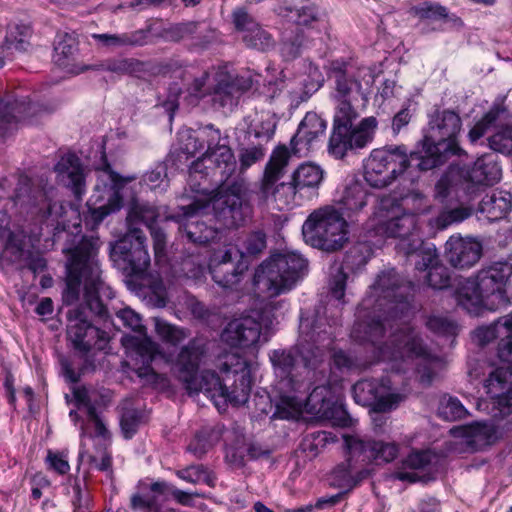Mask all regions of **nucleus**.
Returning <instances> with one entry per match:
<instances>
[{"instance_id": "obj_42", "label": "nucleus", "mask_w": 512, "mask_h": 512, "mask_svg": "<svg viewBox=\"0 0 512 512\" xmlns=\"http://www.w3.org/2000/svg\"><path fill=\"white\" fill-rule=\"evenodd\" d=\"M307 39L304 31L300 27L286 29L283 32L280 52L286 61L296 59L301 55L303 48L306 47Z\"/></svg>"}, {"instance_id": "obj_32", "label": "nucleus", "mask_w": 512, "mask_h": 512, "mask_svg": "<svg viewBox=\"0 0 512 512\" xmlns=\"http://www.w3.org/2000/svg\"><path fill=\"white\" fill-rule=\"evenodd\" d=\"M37 112V105L32 102L0 101V137L12 135L20 122L27 120Z\"/></svg>"}, {"instance_id": "obj_18", "label": "nucleus", "mask_w": 512, "mask_h": 512, "mask_svg": "<svg viewBox=\"0 0 512 512\" xmlns=\"http://www.w3.org/2000/svg\"><path fill=\"white\" fill-rule=\"evenodd\" d=\"M352 394L356 403L370 406L377 412L392 410L404 400L403 394L392 391L389 376L361 379L353 385Z\"/></svg>"}, {"instance_id": "obj_4", "label": "nucleus", "mask_w": 512, "mask_h": 512, "mask_svg": "<svg viewBox=\"0 0 512 512\" xmlns=\"http://www.w3.org/2000/svg\"><path fill=\"white\" fill-rule=\"evenodd\" d=\"M206 148L200 157L213 164V176H219V196L214 201V215L226 228L244 226L253 216V188L248 179L235 175L236 158L227 143H221L219 129L208 124L200 129Z\"/></svg>"}, {"instance_id": "obj_23", "label": "nucleus", "mask_w": 512, "mask_h": 512, "mask_svg": "<svg viewBox=\"0 0 512 512\" xmlns=\"http://www.w3.org/2000/svg\"><path fill=\"white\" fill-rule=\"evenodd\" d=\"M215 81L214 87L209 92L211 101L215 107L230 111L238 105L241 96L253 86L250 76L232 75L228 72L217 73Z\"/></svg>"}, {"instance_id": "obj_45", "label": "nucleus", "mask_w": 512, "mask_h": 512, "mask_svg": "<svg viewBox=\"0 0 512 512\" xmlns=\"http://www.w3.org/2000/svg\"><path fill=\"white\" fill-rule=\"evenodd\" d=\"M355 464L347 459L338 464L333 470V478L338 486L347 487L348 489L354 488L364 477V471H358L354 474Z\"/></svg>"}, {"instance_id": "obj_60", "label": "nucleus", "mask_w": 512, "mask_h": 512, "mask_svg": "<svg viewBox=\"0 0 512 512\" xmlns=\"http://www.w3.org/2000/svg\"><path fill=\"white\" fill-rule=\"evenodd\" d=\"M266 244V234L262 231H254L246 237L242 255L257 256L265 250Z\"/></svg>"}, {"instance_id": "obj_12", "label": "nucleus", "mask_w": 512, "mask_h": 512, "mask_svg": "<svg viewBox=\"0 0 512 512\" xmlns=\"http://www.w3.org/2000/svg\"><path fill=\"white\" fill-rule=\"evenodd\" d=\"M89 310L83 305L71 309L67 313V335L72 341L73 347L82 353L71 359L63 358L60 361L61 370L65 379L70 383H77L81 376L92 366L88 353L92 349L103 351L107 348L110 337L108 333L94 324L88 316Z\"/></svg>"}, {"instance_id": "obj_16", "label": "nucleus", "mask_w": 512, "mask_h": 512, "mask_svg": "<svg viewBox=\"0 0 512 512\" xmlns=\"http://www.w3.org/2000/svg\"><path fill=\"white\" fill-rule=\"evenodd\" d=\"M302 234L313 248L329 253L338 251L348 241L344 213L333 206L316 209L305 220Z\"/></svg>"}, {"instance_id": "obj_10", "label": "nucleus", "mask_w": 512, "mask_h": 512, "mask_svg": "<svg viewBox=\"0 0 512 512\" xmlns=\"http://www.w3.org/2000/svg\"><path fill=\"white\" fill-rule=\"evenodd\" d=\"M160 212L147 203H134L127 215L128 230L111 250V259L126 276L141 277L150 265V257L145 246L146 237L138 227L143 223L148 229L157 225Z\"/></svg>"}, {"instance_id": "obj_59", "label": "nucleus", "mask_w": 512, "mask_h": 512, "mask_svg": "<svg viewBox=\"0 0 512 512\" xmlns=\"http://www.w3.org/2000/svg\"><path fill=\"white\" fill-rule=\"evenodd\" d=\"M140 420L141 415L136 409H124L120 418V426L126 439L132 438L133 435L137 432Z\"/></svg>"}, {"instance_id": "obj_56", "label": "nucleus", "mask_w": 512, "mask_h": 512, "mask_svg": "<svg viewBox=\"0 0 512 512\" xmlns=\"http://www.w3.org/2000/svg\"><path fill=\"white\" fill-rule=\"evenodd\" d=\"M156 331L163 341L172 345H178L188 337L185 329L166 322H157Z\"/></svg>"}, {"instance_id": "obj_11", "label": "nucleus", "mask_w": 512, "mask_h": 512, "mask_svg": "<svg viewBox=\"0 0 512 512\" xmlns=\"http://www.w3.org/2000/svg\"><path fill=\"white\" fill-rule=\"evenodd\" d=\"M461 130L462 119L455 110L436 107L429 113L422 141L424 158L419 159L421 172L444 165L452 156L466 155L459 142Z\"/></svg>"}, {"instance_id": "obj_3", "label": "nucleus", "mask_w": 512, "mask_h": 512, "mask_svg": "<svg viewBox=\"0 0 512 512\" xmlns=\"http://www.w3.org/2000/svg\"><path fill=\"white\" fill-rule=\"evenodd\" d=\"M206 351L205 341L193 338L178 353L175 362L177 377L188 394L203 392L211 398L221 397L235 406L245 404L252 385L248 362L237 353H227L218 366L224 374L222 379L211 370H205L198 376L200 362Z\"/></svg>"}, {"instance_id": "obj_40", "label": "nucleus", "mask_w": 512, "mask_h": 512, "mask_svg": "<svg viewBox=\"0 0 512 512\" xmlns=\"http://www.w3.org/2000/svg\"><path fill=\"white\" fill-rule=\"evenodd\" d=\"M374 440L362 439L355 435L344 436L347 460L353 464L372 462Z\"/></svg>"}, {"instance_id": "obj_41", "label": "nucleus", "mask_w": 512, "mask_h": 512, "mask_svg": "<svg viewBox=\"0 0 512 512\" xmlns=\"http://www.w3.org/2000/svg\"><path fill=\"white\" fill-rule=\"evenodd\" d=\"M149 31L136 30L121 34H94L93 38L98 40L106 47H134L142 46L147 43Z\"/></svg>"}, {"instance_id": "obj_30", "label": "nucleus", "mask_w": 512, "mask_h": 512, "mask_svg": "<svg viewBox=\"0 0 512 512\" xmlns=\"http://www.w3.org/2000/svg\"><path fill=\"white\" fill-rule=\"evenodd\" d=\"M481 254V244L470 238L451 236L446 242V258L455 268H471L479 261Z\"/></svg>"}, {"instance_id": "obj_15", "label": "nucleus", "mask_w": 512, "mask_h": 512, "mask_svg": "<svg viewBox=\"0 0 512 512\" xmlns=\"http://www.w3.org/2000/svg\"><path fill=\"white\" fill-rule=\"evenodd\" d=\"M424 153L409 152L406 145H385L373 149L364 162V179L373 188H383L403 175L410 167L420 170Z\"/></svg>"}, {"instance_id": "obj_5", "label": "nucleus", "mask_w": 512, "mask_h": 512, "mask_svg": "<svg viewBox=\"0 0 512 512\" xmlns=\"http://www.w3.org/2000/svg\"><path fill=\"white\" fill-rule=\"evenodd\" d=\"M98 249V238L84 236L76 245L63 247L62 252L67 256V274L62 301L67 306L75 304L80 298L83 285L84 302L81 305L88 308L96 322L117 327L99 297L104 283L97 259Z\"/></svg>"}, {"instance_id": "obj_27", "label": "nucleus", "mask_w": 512, "mask_h": 512, "mask_svg": "<svg viewBox=\"0 0 512 512\" xmlns=\"http://www.w3.org/2000/svg\"><path fill=\"white\" fill-rule=\"evenodd\" d=\"M261 335V323L250 316L230 321L221 334L222 340L232 347L247 348L256 344Z\"/></svg>"}, {"instance_id": "obj_58", "label": "nucleus", "mask_w": 512, "mask_h": 512, "mask_svg": "<svg viewBox=\"0 0 512 512\" xmlns=\"http://www.w3.org/2000/svg\"><path fill=\"white\" fill-rule=\"evenodd\" d=\"M372 462L377 465L392 462L398 454V446L395 443H385L383 441H375L373 444Z\"/></svg>"}, {"instance_id": "obj_2", "label": "nucleus", "mask_w": 512, "mask_h": 512, "mask_svg": "<svg viewBox=\"0 0 512 512\" xmlns=\"http://www.w3.org/2000/svg\"><path fill=\"white\" fill-rule=\"evenodd\" d=\"M329 77L334 82L335 108L327 151L335 159L358 155L372 144L378 129V120L374 116L364 117L354 124L359 113L353 102L360 97L366 98L363 86L373 84L372 70L352 60H333Z\"/></svg>"}, {"instance_id": "obj_35", "label": "nucleus", "mask_w": 512, "mask_h": 512, "mask_svg": "<svg viewBox=\"0 0 512 512\" xmlns=\"http://www.w3.org/2000/svg\"><path fill=\"white\" fill-rule=\"evenodd\" d=\"M208 162L202 158H198L189 168L188 183L191 189L196 193L210 194L215 192L212 198V208L214 209V201L219 196L221 184L217 182L219 176H213V168L211 172L205 163Z\"/></svg>"}, {"instance_id": "obj_31", "label": "nucleus", "mask_w": 512, "mask_h": 512, "mask_svg": "<svg viewBox=\"0 0 512 512\" xmlns=\"http://www.w3.org/2000/svg\"><path fill=\"white\" fill-rule=\"evenodd\" d=\"M209 270L217 285L230 289L240 282L247 265L241 261H233L231 250H226L220 257L211 260Z\"/></svg>"}, {"instance_id": "obj_62", "label": "nucleus", "mask_w": 512, "mask_h": 512, "mask_svg": "<svg viewBox=\"0 0 512 512\" xmlns=\"http://www.w3.org/2000/svg\"><path fill=\"white\" fill-rule=\"evenodd\" d=\"M167 179V167L164 163H158L151 171L146 172L141 183L150 190L160 188Z\"/></svg>"}, {"instance_id": "obj_50", "label": "nucleus", "mask_w": 512, "mask_h": 512, "mask_svg": "<svg viewBox=\"0 0 512 512\" xmlns=\"http://www.w3.org/2000/svg\"><path fill=\"white\" fill-rule=\"evenodd\" d=\"M489 147L504 155H512V124L506 125L488 138Z\"/></svg>"}, {"instance_id": "obj_8", "label": "nucleus", "mask_w": 512, "mask_h": 512, "mask_svg": "<svg viewBox=\"0 0 512 512\" xmlns=\"http://www.w3.org/2000/svg\"><path fill=\"white\" fill-rule=\"evenodd\" d=\"M512 276V264L494 262L480 269L474 278L461 281L455 291L457 304L467 313L480 316L511 304L507 283Z\"/></svg>"}, {"instance_id": "obj_37", "label": "nucleus", "mask_w": 512, "mask_h": 512, "mask_svg": "<svg viewBox=\"0 0 512 512\" xmlns=\"http://www.w3.org/2000/svg\"><path fill=\"white\" fill-rule=\"evenodd\" d=\"M31 35V27L23 23H10L7 26L4 42L1 46L0 69L5 65V59H10L11 49L24 50V44Z\"/></svg>"}, {"instance_id": "obj_54", "label": "nucleus", "mask_w": 512, "mask_h": 512, "mask_svg": "<svg viewBox=\"0 0 512 512\" xmlns=\"http://www.w3.org/2000/svg\"><path fill=\"white\" fill-rule=\"evenodd\" d=\"M438 413L441 418L447 421H456L463 419L468 412L460 400L449 397L441 402Z\"/></svg>"}, {"instance_id": "obj_26", "label": "nucleus", "mask_w": 512, "mask_h": 512, "mask_svg": "<svg viewBox=\"0 0 512 512\" xmlns=\"http://www.w3.org/2000/svg\"><path fill=\"white\" fill-rule=\"evenodd\" d=\"M57 180L70 189L77 200L86 192L85 169L80 158L74 153L63 155L54 167Z\"/></svg>"}, {"instance_id": "obj_29", "label": "nucleus", "mask_w": 512, "mask_h": 512, "mask_svg": "<svg viewBox=\"0 0 512 512\" xmlns=\"http://www.w3.org/2000/svg\"><path fill=\"white\" fill-rule=\"evenodd\" d=\"M327 128V123L314 112H308L300 122L295 135L290 141L294 154H302L313 148Z\"/></svg>"}, {"instance_id": "obj_52", "label": "nucleus", "mask_w": 512, "mask_h": 512, "mask_svg": "<svg viewBox=\"0 0 512 512\" xmlns=\"http://www.w3.org/2000/svg\"><path fill=\"white\" fill-rule=\"evenodd\" d=\"M426 325L430 331L441 336L455 337L458 334L457 323L445 316L432 315Z\"/></svg>"}, {"instance_id": "obj_20", "label": "nucleus", "mask_w": 512, "mask_h": 512, "mask_svg": "<svg viewBox=\"0 0 512 512\" xmlns=\"http://www.w3.org/2000/svg\"><path fill=\"white\" fill-rule=\"evenodd\" d=\"M206 208L207 203L196 200L187 206L178 207L169 218L179 224V231L183 233L187 241L197 245H206L218 236L216 228L199 219Z\"/></svg>"}, {"instance_id": "obj_36", "label": "nucleus", "mask_w": 512, "mask_h": 512, "mask_svg": "<svg viewBox=\"0 0 512 512\" xmlns=\"http://www.w3.org/2000/svg\"><path fill=\"white\" fill-rule=\"evenodd\" d=\"M403 251L408 258L415 257V269L418 271H429L436 264L439 255L435 248L424 246L420 237L413 238L410 242H404Z\"/></svg>"}, {"instance_id": "obj_57", "label": "nucleus", "mask_w": 512, "mask_h": 512, "mask_svg": "<svg viewBox=\"0 0 512 512\" xmlns=\"http://www.w3.org/2000/svg\"><path fill=\"white\" fill-rule=\"evenodd\" d=\"M265 155L264 149L261 146H253L244 148L241 150L239 155L240 168L236 167L235 175L245 176V171L250 168L253 164L263 159Z\"/></svg>"}, {"instance_id": "obj_51", "label": "nucleus", "mask_w": 512, "mask_h": 512, "mask_svg": "<svg viewBox=\"0 0 512 512\" xmlns=\"http://www.w3.org/2000/svg\"><path fill=\"white\" fill-rule=\"evenodd\" d=\"M231 20L235 30L242 33V36L253 32V29L260 24L255 17L249 13L248 9L243 6L236 7L232 11Z\"/></svg>"}, {"instance_id": "obj_55", "label": "nucleus", "mask_w": 512, "mask_h": 512, "mask_svg": "<svg viewBox=\"0 0 512 512\" xmlns=\"http://www.w3.org/2000/svg\"><path fill=\"white\" fill-rule=\"evenodd\" d=\"M401 212L400 200L392 195L379 196V201L376 206L375 217L377 221L386 219Z\"/></svg>"}, {"instance_id": "obj_47", "label": "nucleus", "mask_w": 512, "mask_h": 512, "mask_svg": "<svg viewBox=\"0 0 512 512\" xmlns=\"http://www.w3.org/2000/svg\"><path fill=\"white\" fill-rule=\"evenodd\" d=\"M474 210L470 206H459L451 209H443L435 222L439 229H446L452 224L461 223L472 216Z\"/></svg>"}, {"instance_id": "obj_17", "label": "nucleus", "mask_w": 512, "mask_h": 512, "mask_svg": "<svg viewBox=\"0 0 512 512\" xmlns=\"http://www.w3.org/2000/svg\"><path fill=\"white\" fill-rule=\"evenodd\" d=\"M56 190L43 178L32 179L21 175L12 197L14 203L42 219L51 218L59 224L65 213L63 203L54 200Z\"/></svg>"}, {"instance_id": "obj_53", "label": "nucleus", "mask_w": 512, "mask_h": 512, "mask_svg": "<svg viewBox=\"0 0 512 512\" xmlns=\"http://www.w3.org/2000/svg\"><path fill=\"white\" fill-rule=\"evenodd\" d=\"M411 13L420 19L445 20L447 8L436 3L423 2L411 8Z\"/></svg>"}, {"instance_id": "obj_63", "label": "nucleus", "mask_w": 512, "mask_h": 512, "mask_svg": "<svg viewBox=\"0 0 512 512\" xmlns=\"http://www.w3.org/2000/svg\"><path fill=\"white\" fill-rule=\"evenodd\" d=\"M432 455L429 451L411 452L402 462L403 469L422 470L430 465Z\"/></svg>"}, {"instance_id": "obj_6", "label": "nucleus", "mask_w": 512, "mask_h": 512, "mask_svg": "<svg viewBox=\"0 0 512 512\" xmlns=\"http://www.w3.org/2000/svg\"><path fill=\"white\" fill-rule=\"evenodd\" d=\"M484 387L493 400V423L474 422L451 429L473 451L482 450L512 432V372L503 368L491 371Z\"/></svg>"}, {"instance_id": "obj_14", "label": "nucleus", "mask_w": 512, "mask_h": 512, "mask_svg": "<svg viewBox=\"0 0 512 512\" xmlns=\"http://www.w3.org/2000/svg\"><path fill=\"white\" fill-rule=\"evenodd\" d=\"M307 268L308 261L299 253L273 254L256 268L254 291L265 298L287 293L303 277Z\"/></svg>"}, {"instance_id": "obj_1", "label": "nucleus", "mask_w": 512, "mask_h": 512, "mask_svg": "<svg viewBox=\"0 0 512 512\" xmlns=\"http://www.w3.org/2000/svg\"><path fill=\"white\" fill-rule=\"evenodd\" d=\"M413 284L405 281L395 269L382 271L370 286V291L357 308L351 337L359 343L373 347V360H363L343 350L332 355V365L339 371H362L373 363L384 362L375 358L376 346L384 345L383 338L395 326V320L409 308Z\"/></svg>"}, {"instance_id": "obj_25", "label": "nucleus", "mask_w": 512, "mask_h": 512, "mask_svg": "<svg viewBox=\"0 0 512 512\" xmlns=\"http://www.w3.org/2000/svg\"><path fill=\"white\" fill-rule=\"evenodd\" d=\"M371 255L372 248L367 242H357L345 252L341 266L330 280V293L336 300L344 303L348 273L362 270Z\"/></svg>"}, {"instance_id": "obj_22", "label": "nucleus", "mask_w": 512, "mask_h": 512, "mask_svg": "<svg viewBox=\"0 0 512 512\" xmlns=\"http://www.w3.org/2000/svg\"><path fill=\"white\" fill-rule=\"evenodd\" d=\"M164 36L172 42H186L190 50H205L217 41L218 32L205 21H186L171 24Z\"/></svg>"}, {"instance_id": "obj_39", "label": "nucleus", "mask_w": 512, "mask_h": 512, "mask_svg": "<svg viewBox=\"0 0 512 512\" xmlns=\"http://www.w3.org/2000/svg\"><path fill=\"white\" fill-rule=\"evenodd\" d=\"M78 53V40L74 33H58L54 43V63L61 68H69Z\"/></svg>"}, {"instance_id": "obj_46", "label": "nucleus", "mask_w": 512, "mask_h": 512, "mask_svg": "<svg viewBox=\"0 0 512 512\" xmlns=\"http://www.w3.org/2000/svg\"><path fill=\"white\" fill-rule=\"evenodd\" d=\"M503 112L504 108L499 105L491 107V109L470 129L468 133L470 142L475 143L482 138Z\"/></svg>"}, {"instance_id": "obj_7", "label": "nucleus", "mask_w": 512, "mask_h": 512, "mask_svg": "<svg viewBox=\"0 0 512 512\" xmlns=\"http://www.w3.org/2000/svg\"><path fill=\"white\" fill-rule=\"evenodd\" d=\"M289 161V151L285 146L277 147L265 166L258 190L253 189V197L259 205L273 199L280 210L294 203L296 195L304 197V192L317 189L323 179V171L314 164H302L293 173L290 182L278 181L283 177Z\"/></svg>"}, {"instance_id": "obj_13", "label": "nucleus", "mask_w": 512, "mask_h": 512, "mask_svg": "<svg viewBox=\"0 0 512 512\" xmlns=\"http://www.w3.org/2000/svg\"><path fill=\"white\" fill-rule=\"evenodd\" d=\"M375 358L387 362H404L420 358L417 370L420 382L424 385H430L443 366L442 360L431 355L418 333L408 326L397 328L384 345L376 346Z\"/></svg>"}, {"instance_id": "obj_34", "label": "nucleus", "mask_w": 512, "mask_h": 512, "mask_svg": "<svg viewBox=\"0 0 512 512\" xmlns=\"http://www.w3.org/2000/svg\"><path fill=\"white\" fill-rule=\"evenodd\" d=\"M109 180L111 182L110 189L112 191L107 203L97 208L91 209V216L96 224L101 223L108 215L119 211L123 206L122 189L129 182L136 179L135 176L123 177L119 173L109 170Z\"/></svg>"}, {"instance_id": "obj_33", "label": "nucleus", "mask_w": 512, "mask_h": 512, "mask_svg": "<svg viewBox=\"0 0 512 512\" xmlns=\"http://www.w3.org/2000/svg\"><path fill=\"white\" fill-rule=\"evenodd\" d=\"M378 233L386 237L401 238L404 242H410L413 238L420 237L417 233V217L411 213H400L395 216L377 221Z\"/></svg>"}, {"instance_id": "obj_9", "label": "nucleus", "mask_w": 512, "mask_h": 512, "mask_svg": "<svg viewBox=\"0 0 512 512\" xmlns=\"http://www.w3.org/2000/svg\"><path fill=\"white\" fill-rule=\"evenodd\" d=\"M300 350L298 347L290 349L273 350L270 354L274 372L280 378V383L293 395H283L276 404L274 417L289 419L294 412L300 410L304 405L310 412L321 413L325 410V386L315 387L308 395V386L303 381L295 379V370L298 366Z\"/></svg>"}, {"instance_id": "obj_24", "label": "nucleus", "mask_w": 512, "mask_h": 512, "mask_svg": "<svg viewBox=\"0 0 512 512\" xmlns=\"http://www.w3.org/2000/svg\"><path fill=\"white\" fill-rule=\"evenodd\" d=\"M473 334L475 340L481 346L501 337L497 351L498 357L503 364L495 368V370L503 368L512 373V312L498 319L490 326L478 327L474 330Z\"/></svg>"}, {"instance_id": "obj_19", "label": "nucleus", "mask_w": 512, "mask_h": 512, "mask_svg": "<svg viewBox=\"0 0 512 512\" xmlns=\"http://www.w3.org/2000/svg\"><path fill=\"white\" fill-rule=\"evenodd\" d=\"M141 491L130 497V508L138 512H179L174 508H164L161 498L167 493L181 505L188 506L191 502V494L180 490L164 480H157L150 484L141 483Z\"/></svg>"}, {"instance_id": "obj_43", "label": "nucleus", "mask_w": 512, "mask_h": 512, "mask_svg": "<svg viewBox=\"0 0 512 512\" xmlns=\"http://www.w3.org/2000/svg\"><path fill=\"white\" fill-rule=\"evenodd\" d=\"M367 196L366 190L361 185L349 186L345 189L338 210L344 213V217L350 218L352 214L361 211L367 205Z\"/></svg>"}, {"instance_id": "obj_64", "label": "nucleus", "mask_w": 512, "mask_h": 512, "mask_svg": "<svg viewBox=\"0 0 512 512\" xmlns=\"http://www.w3.org/2000/svg\"><path fill=\"white\" fill-rule=\"evenodd\" d=\"M212 448V444L203 431L196 433L195 437L187 446V451L198 459L203 458Z\"/></svg>"}, {"instance_id": "obj_28", "label": "nucleus", "mask_w": 512, "mask_h": 512, "mask_svg": "<svg viewBox=\"0 0 512 512\" xmlns=\"http://www.w3.org/2000/svg\"><path fill=\"white\" fill-rule=\"evenodd\" d=\"M130 341L134 347L132 359L135 361L134 371L137 376L152 384L165 380V377L157 373L151 366L159 353L158 345L148 338L142 340L131 338Z\"/></svg>"}, {"instance_id": "obj_49", "label": "nucleus", "mask_w": 512, "mask_h": 512, "mask_svg": "<svg viewBox=\"0 0 512 512\" xmlns=\"http://www.w3.org/2000/svg\"><path fill=\"white\" fill-rule=\"evenodd\" d=\"M426 281L429 287L435 290H443L451 284V273L449 268L438 261L426 274Z\"/></svg>"}, {"instance_id": "obj_38", "label": "nucleus", "mask_w": 512, "mask_h": 512, "mask_svg": "<svg viewBox=\"0 0 512 512\" xmlns=\"http://www.w3.org/2000/svg\"><path fill=\"white\" fill-rule=\"evenodd\" d=\"M512 203L505 192H493L486 195L480 202L478 211L485 215L489 222L503 219L511 210Z\"/></svg>"}, {"instance_id": "obj_48", "label": "nucleus", "mask_w": 512, "mask_h": 512, "mask_svg": "<svg viewBox=\"0 0 512 512\" xmlns=\"http://www.w3.org/2000/svg\"><path fill=\"white\" fill-rule=\"evenodd\" d=\"M242 41L249 48L259 51H267L274 47L275 40L273 36L265 30L261 24L253 29V32L242 36Z\"/></svg>"}, {"instance_id": "obj_44", "label": "nucleus", "mask_w": 512, "mask_h": 512, "mask_svg": "<svg viewBox=\"0 0 512 512\" xmlns=\"http://www.w3.org/2000/svg\"><path fill=\"white\" fill-rule=\"evenodd\" d=\"M452 190L463 191V175L461 166L451 164L435 185V196L444 200Z\"/></svg>"}, {"instance_id": "obj_61", "label": "nucleus", "mask_w": 512, "mask_h": 512, "mask_svg": "<svg viewBox=\"0 0 512 512\" xmlns=\"http://www.w3.org/2000/svg\"><path fill=\"white\" fill-rule=\"evenodd\" d=\"M89 462L93 468L107 472L110 476L113 474L112 456L108 452L106 444H99L97 454L90 455Z\"/></svg>"}, {"instance_id": "obj_21", "label": "nucleus", "mask_w": 512, "mask_h": 512, "mask_svg": "<svg viewBox=\"0 0 512 512\" xmlns=\"http://www.w3.org/2000/svg\"><path fill=\"white\" fill-rule=\"evenodd\" d=\"M463 193L473 198L482 186L493 185L501 179V167L493 153L480 156L472 167L461 166Z\"/></svg>"}]
</instances>
